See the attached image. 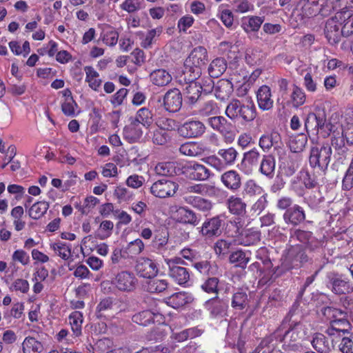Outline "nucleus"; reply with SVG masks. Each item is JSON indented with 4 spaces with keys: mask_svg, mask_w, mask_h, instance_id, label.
Masks as SVG:
<instances>
[{
    "mask_svg": "<svg viewBox=\"0 0 353 353\" xmlns=\"http://www.w3.org/2000/svg\"><path fill=\"white\" fill-rule=\"evenodd\" d=\"M308 335L306 323L302 321V314L293 305L280 325L273 333L263 338L251 353H281L276 350L278 343L288 352H301L302 341Z\"/></svg>",
    "mask_w": 353,
    "mask_h": 353,
    "instance_id": "1",
    "label": "nucleus"
},
{
    "mask_svg": "<svg viewBox=\"0 0 353 353\" xmlns=\"http://www.w3.org/2000/svg\"><path fill=\"white\" fill-rule=\"evenodd\" d=\"M225 114L234 122H251L256 117V108L254 101L250 99L239 100L232 99L228 103Z\"/></svg>",
    "mask_w": 353,
    "mask_h": 353,
    "instance_id": "2",
    "label": "nucleus"
},
{
    "mask_svg": "<svg viewBox=\"0 0 353 353\" xmlns=\"http://www.w3.org/2000/svg\"><path fill=\"white\" fill-rule=\"evenodd\" d=\"M305 128L309 130L316 131L325 138L331 133L335 132L337 126L327 121V115L324 108H316L314 112L309 113L305 119Z\"/></svg>",
    "mask_w": 353,
    "mask_h": 353,
    "instance_id": "3",
    "label": "nucleus"
},
{
    "mask_svg": "<svg viewBox=\"0 0 353 353\" xmlns=\"http://www.w3.org/2000/svg\"><path fill=\"white\" fill-rule=\"evenodd\" d=\"M305 249L301 244H288L281 259V265L285 272L292 269L299 268L307 263L312 262V257L306 254Z\"/></svg>",
    "mask_w": 353,
    "mask_h": 353,
    "instance_id": "4",
    "label": "nucleus"
},
{
    "mask_svg": "<svg viewBox=\"0 0 353 353\" xmlns=\"http://www.w3.org/2000/svg\"><path fill=\"white\" fill-rule=\"evenodd\" d=\"M239 155L233 148L219 149L217 155L213 154L202 159V161L218 172H222L228 167L233 165Z\"/></svg>",
    "mask_w": 353,
    "mask_h": 353,
    "instance_id": "5",
    "label": "nucleus"
},
{
    "mask_svg": "<svg viewBox=\"0 0 353 353\" xmlns=\"http://www.w3.org/2000/svg\"><path fill=\"white\" fill-rule=\"evenodd\" d=\"M332 154V150L328 143L312 147L309 157L310 165L313 168H319L321 171L319 175L324 176L330 162Z\"/></svg>",
    "mask_w": 353,
    "mask_h": 353,
    "instance_id": "6",
    "label": "nucleus"
},
{
    "mask_svg": "<svg viewBox=\"0 0 353 353\" xmlns=\"http://www.w3.org/2000/svg\"><path fill=\"white\" fill-rule=\"evenodd\" d=\"M350 15L351 12L349 10L337 12L334 17L326 21L325 34L330 43L336 44L339 42L342 36L341 28L342 20Z\"/></svg>",
    "mask_w": 353,
    "mask_h": 353,
    "instance_id": "7",
    "label": "nucleus"
},
{
    "mask_svg": "<svg viewBox=\"0 0 353 353\" xmlns=\"http://www.w3.org/2000/svg\"><path fill=\"white\" fill-rule=\"evenodd\" d=\"M324 314L330 316L333 320L331 322V325L329 327L325 333L329 336L337 335L338 336H341V333L345 334L347 329L345 327L341 328L338 325H343L345 327L349 325L348 321L345 319L346 313L340 309L335 307H327L324 310Z\"/></svg>",
    "mask_w": 353,
    "mask_h": 353,
    "instance_id": "8",
    "label": "nucleus"
},
{
    "mask_svg": "<svg viewBox=\"0 0 353 353\" xmlns=\"http://www.w3.org/2000/svg\"><path fill=\"white\" fill-rule=\"evenodd\" d=\"M326 285L337 295H345L353 292V283L343 274L329 272L326 274Z\"/></svg>",
    "mask_w": 353,
    "mask_h": 353,
    "instance_id": "9",
    "label": "nucleus"
},
{
    "mask_svg": "<svg viewBox=\"0 0 353 353\" xmlns=\"http://www.w3.org/2000/svg\"><path fill=\"white\" fill-rule=\"evenodd\" d=\"M114 289L121 292H132L135 290L138 279L135 274L128 270H121L111 280Z\"/></svg>",
    "mask_w": 353,
    "mask_h": 353,
    "instance_id": "10",
    "label": "nucleus"
},
{
    "mask_svg": "<svg viewBox=\"0 0 353 353\" xmlns=\"http://www.w3.org/2000/svg\"><path fill=\"white\" fill-rule=\"evenodd\" d=\"M208 61L206 48L203 46L194 48L184 61L185 68L194 69V74H201L202 68Z\"/></svg>",
    "mask_w": 353,
    "mask_h": 353,
    "instance_id": "11",
    "label": "nucleus"
},
{
    "mask_svg": "<svg viewBox=\"0 0 353 353\" xmlns=\"http://www.w3.org/2000/svg\"><path fill=\"white\" fill-rule=\"evenodd\" d=\"M296 241L303 244V247L311 252L319 248V242L312 232L300 229H290L288 244L295 245Z\"/></svg>",
    "mask_w": 353,
    "mask_h": 353,
    "instance_id": "12",
    "label": "nucleus"
},
{
    "mask_svg": "<svg viewBox=\"0 0 353 353\" xmlns=\"http://www.w3.org/2000/svg\"><path fill=\"white\" fill-rule=\"evenodd\" d=\"M205 124L197 119H191L178 127L179 134L187 139H195L202 137L205 132Z\"/></svg>",
    "mask_w": 353,
    "mask_h": 353,
    "instance_id": "13",
    "label": "nucleus"
},
{
    "mask_svg": "<svg viewBox=\"0 0 353 353\" xmlns=\"http://www.w3.org/2000/svg\"><path fill=\"white\" fill-rule=\"evenodd\" d=\"M203 306L211 319H219L228 316L229 305L227 299L216 296L206 301Z\"/></svg>",
    "mask_w": 353,
    "mask_h": 353,
    "instance_id": "14",
    "label": "nucleus"
},
{
    "mask_svg": "<svg viewBox=\"0 0 353 353\" xmlns=\"http://www.w3.org/2000/svg\"><path fill=\"white\" fill-rule=\"evenodd\" d=\"M327 0H301V12L303 16L311 17L317 14L325 17L328 14L331 6L327 3Z\"/></svg>",
    "mask_w": 353,
    "mask_h": 353,
    "instance_id": "15",
    "label": "nucleus"
},
{
    "mask_svg": "<svg viewBox=\"0 0 353 353\" xmlns=\"http://www.w3.org/2000/svg\"><path fill=\"white\" fill-rule=\"evenodd\" d=\"M176 183L162 179L155 181L150 187V192L156 197L163 199L172 196L178 190Z\"/></svg>",
    "mask_w": 353,
    "mask_h": 353,
    "instance_id": "16",
    "label": "nucleus"
},
{
    "mask_svg": "<svg viewBox=\"0 0 353 353\" xmlns=\"http://www.w3.org/2000/svg\"><path fill=\"white\" fill-rule=\"evenodd\" d=\"M134 270L139 276L146 279L155 277L159 272L157 263L148 257L137 258Z\"/></svg>",
    "mask_w": 353,
    "mask_h": 353,
    "instance_id": "17",
    "label": "nucleus"
},
{
    "mask_svg": "<svg viewBox=\"0 0 353 353\" xmlns=\"http://www.w3.org/2000/svg\"><path fill=\"white\" fill-rule=\"evenodd\" d=\"M261 158V154L256 148H254L243 153V159L237 167L240 171L245 174H251L256 168Z\"/></svg>",
    "mask_w": 353,
    "mask_h": 353,
    "instance_id": "18",
    "label": "nucleus"
},
{
    "mask_svg": "<svg viewBox=\"0 0 353 353\" xmlns=\"http://www.w3.org/2000/svg\"><path fill=\"white\" fill-rule=\"evenodd\" d=\"M184 173L194 181H205L211 176L210 170L196 161H190L184 166Z\"/></svg>",
    "mask_w": 353,
    "mask_h": 353,
    "instance_id": "19",
    "label": "nucleus"
},
{
    "mask_svg": "<svg viewBox=\"0 0 353 353\" xmlns=\"http://www.w3.org/2000/svg\"><path fill=\"white\" fill-rule=\"evenodd\" d=\"M222 225V219L216 216L211 219H206L199 228H197L200 234L206 238L210 239L218 236L221 234V227Z\"/></svg>",
    "mask_w": 353,
    "mask_h": 353,
    "instance_id": "20",
    "label": "nucleus"
},
{
    "mask_svg": "<svg viewBox=\"0 0 353 353\" xmlns=\"http://www.w3.org/2000/svg\"><path fill=\"white\" fill-rule=\"evenodd\" d=\"M162 104L168 112H178L182 105V95L179 90L173 88L167 91L163 97Z\"/></svg>",
    "mask_w": 353,
    "mask_h": 353,
    "instance_id": "21",
    "label": "nucleus"
},
{
    "mask_svg": "<svg viewBox=\"0 0 353 353\" xmlns=\"http://www.w3.org/2000/svg\"><path fill=\"white\" fill-rule=\"evenodd\" d=\"M306 214L303 207L294 204L290 209L285 211L283 214L284 222L293 227L298 226L305 221Z\"/></svg>",
    "mask_w": 353,
    "mask_h": 353,
    "instance_id": "22",
    "label": "nucleus"
},
{
    "mask_svg": "<svg viewBox=\"0 0 353 353\" xmlns=\"http://www.w3.org/2000/svg\"><path fill=\"white\" fill-rule=\"evenodd\" d=\"M226 341L230 347H236L239 353H243L245 341L241 336V329L236 325H229L226 334Z\"/></svg>",
    "mask_w": 353,
    "mask_h": 353,
    "instance_id": "23",
    "label": "nucleus"
},
{
    "mask_svg": "<svg viewBox=\"0 0 353 353\" xmlns=\"http://www.w3.org/2000/svg\"><path fill=\"white\" fill-rule=\"evenodd\" d=\"M335 336H325L321 333H316L312 338L311 344L313 348L319 353H330L334 347Z\"/></svg>",
    "mask_w": 353,
    "mask_h": 353,
    "instance_id": "24",
    "label": "nucleus"
},
{
    "mask_svg": "<svg viewBox=\"0 0 353 353\" xmlns=\"http://www.w3.org/2000/svg\"><path fill=\"white\" fill-rule=\"evenodd\" d=\"M176 214L177 221L181 223L196 226L201 220V214H196L188 207H179Z\"/></svg>",
    "mask_w": 353,
    "mask_h": 353,
    "instance_id": "25",
    "label": "nucleus"
},
{
    "mask_svg": "<svg viewBox=\"0 0 353 353\" xmlns=\"http://www.w3.org/2000/svg\"><path fill=\"white\" fill-rule=\"evenodd\" d=\"M221 181L227 189L232 192L237 191L241 186V177L234 170L223 173L221 176Z\"/></svg>",
    "mask_w": 353,
    "mask_h": 353,
    "instance_id": "26",
    "label": "nucleus"
},
{
    "mask_svg": "<svg viewBox=\"0 0 353 353\" xmlns=\"http://www.w3.org/2000/svg\"><path fill=\"white\" fill-rule=\"evenodd\" d=\"M256 99L259 107L262 110H269L272 108L274 101L272 98V92L269 86H261L256 92Z\"/></svg>",
    "mask_w": 353,
    "mask_h": 353,
    "instance_id": "27",
    "label": "nucleus"
},
{
    "mask_svg": "<svg viewBox=\"0 0 353 353\" xmlns=\"http://www.w3.org/2000/svg\"><path fill=\"white\" fill-rule=\"evenodd\" d=\"M261 73L262 70L257 68L248 76L247 72L243 67L236 68L232 75L231 79L236 82H241L242 80L251 86L255 83Z\"/></svg>",
    "mask_w": 353,
    "mask_h": 353,
    "instance_id": "28",
    "label": "nucleus"
},
{
    "mask_svg": "<svg viewBox=\"0 0 353 353\" xmlns=\"http://www.w3.org/2000/svg\"><path fill=\"white\" fill-rule=\"evenodd\" d=\"M275 168L274 157L272 154H263L259 163V172L268 179H272L274 176Z\"/></svg>",
    "mask_w": 353,
    "mask_h": 353,
    "instance_id": "29",
    "label": "nucleus"
},
{
    "mask_svg": "<svg viewBox=\"0 0 353 353\" xmlns=\"http://www.w3.org/2000/svg\"><path fill=\"white\" fill-rule=\"evenodd\" d=\"M216 98L221 101L228 100L234 91L233 83L228 79H220L214 88Z\"/></svg>",
    "mask_w": 353,
    "mask_h": 353,
    "instance_id": "30",
    "label": "nucleus"
},
{
    "mask_svg": "<svg viewBox=\"0 0 353 353\" xmlns=\"http://www.w3.org/2000/svg\"><path fill=\"white\" fill-rule=\"evenodd\" d=\"M193 300L194 298L191 294L185 292H179L174 293L167 297L165 302L168 305L176 309L192 303Z\"/></svg>",
    "mask_w": 353,
    "mask_h": 353,
    "instance_id": "31",
    "label": "nucleus"
},
{
    "mask_svg": "<svg viewBox=\"0 0 353 353\" xmlns=\"http://www.w3.org/2000/svg\"><path fill=\"white\" fill-rule=\"evenodd\" d=\"M123 138L129 143L137 142L143 135L141 125L132 119L131 122L123 128Z\"/></svg>",
    "mask_w": 353,
    "mask_h": 353,
    "instance_id": "32",
    "label": "nucleus"
},
{
    "mask_svg": "<svg viewBox=\"0 0 353 353\" xmlns=\"http://www.w3.org/2000/svg\"><path fill=\"white\" fill-rule=\"evenodd\" d=\"M280 143V134L276 132H272L265 133L259 138V145L263 152H268L272 147L274 148L279 147Z\"/></svg>",
    "mask_w": 353,
    "mask_h": 353,
    "instance_id": "33",
    "label": "nucleus"
},
{
    "mask_svg": "<svg viewBox=\"0 0 353 353\" xmlns=\"http://www.w3.org/2000/svg\"><path fill=\"white\" fill-rule=\"evenodd\" d=\"M261 240V232L256 230L248 229L242 231L237 236L238 244L250 246L256 244Z\"/></svg>",
    "mask_w": 353,
    "mask_h": 353,
    "instance_id": "34",
    "label": "nucleus"
},
{
    "mask_svg": "<svg viewBox=\"0 0 353 353\" xmlns=\"http://www.w3.org/2000/svg\"><path fill=\"white\" fill-rule=\"evenodd\" d=\"M169 275L180 285H186L190 281V274L189 270L179 265L170 264Z\"/></svg>",
    "mask_w": 353,
    "mask_h": 353,
    "instance_id": "35",
    "label": "nucleus"
},
{
    "mask_svg": "<svg viewBox=\"0 0 353 353\" xmlns=\"http://www.w3.org/2000/svg\"><path fill=\"white\" fill-rule=\"evenodd\" d=\"M207 123L214 130L219 132L222 135H226L231 128L230 123L223 116H212L208 119Z\"/></svg>",
    "mask_w": 353,
    "mask_h": 353,
    "instance_id": "36",
    "label": "nucleus"
},
{
    "mask_svg": "<svg viewBox=\"0 0 353 353\" xmlns=\"http://www.w3.org/2000/svg\"><path fill=\"white\" fill-rule=\"evenodd\" d=\"M151 82L159 87L168 85L172 80V75L165 69H157L150 74Z\"/></svg>",
    "mask_w": 353,
    "mask_h": 353,
    "instance_id": "37",
    "label": "nucleus"
},
{
    "mask_svg": "<svg viewBox=\"0 0 353 353\" xmlns=\"http://www.w3.org/2000/svg\"><path fill=\"white\" fill-rule=\"evenodd\" d=\"M284 272L285 271L283 270L281 265H276L275 267L272 266V268L266 269L265 271L262 270L259 274L258 285L260 286H264L270 284L273 281V276L276 278Z\"/></svg>",
    "mask_w": 353,
    "mask_h": 353,
    "instance_id": "38",
    "label": "nucleus"
},
{
    "mask_svg": "<svg viewBox=\"0 0 353 353\" xmlns=\"http://www.w3.org/2000/svg\"><path fill=\"white\" fill-rule=\"evenodd\" d=\"M125 251L123 248H115L110 256V261L112 268H126L129 267L127 263V260H130L129 257L126 256Z\"/></svg>",
    "mask_w": 353,
    "mask_h": 353,
    "instance_id": "39",
    "label": "nucleus"
},
{
    "mask_svg": "<svg viewBox=\"0 0 353 353\" xmlns=\"http://www.w3.org/2000/svg\"><path fill=\"white\" fill-rule=\"evenodd\" d=\"M306 100V94L304 90L298 85L293 84L290 98L286 105H292L294 108H299L303 105Z\"/></svg>",
    "mask_w": 353,
    "mask_h": 353,
    "instance_id": "40",
    "label": "nucleus"
},
{
    "mask_svg": "<svg viewBox=\"0 0 353 353\" xmlns=\"http://www.w3.org/2000/svg\"><path fill=\"white\" fill-rule=\"evenodd\" d=\"M264 21V17L246 16L241 19V28L246 32H257Z\"/></svg>",
    "mask_w": 353,
    "mask_h": 353,
    "instance_id": "41",
    "label": "nucleus"
},
{
    "mask_svg": "<svg viewBox=\"0 0 353 353\" xmlns=\"http://www.w3.org/2000/svg\"><path fill=\"white\" fill-rule=\"evenodd\" d=\"M184 200L188 204L203 212H208L212 208V203L210 201L200 196H185Z\"/></svg>",
    "mask_w": 353,
    "mask_h": 353,
    "instance_id": "42",
    "label": "nucleus"
},
{
    "mask_svg": "<svg viewBox=\"0 0 353 353\" xmlns=\"http://www.w3.org/2000/svg\"><path fill=\"white\" fill-rule=\"evenodd\" d=\"M132 119L141 125L149 128L154 123V114L151 110L143 107L137 112L134 118Z\"/></svg>",
    "mask_w": 353,
    "mask_h": 353,
    "instance_id": "43",
    "label": "nucleus"
},
{
    "mask_svg": "<svg viewBox=\"0 0 353 353\" xmlns=\"http://www.w3.org/2000/svg\"><path fill=\"white\" fill-rule=\"evenodd\" d=\"M227 69V62L224 58L219 57L214 59L208 67V74L210 77L218 78L221 76Z\"/></svg>",
    "mask_w": 353,
    "mask_h": 353,
    "instance_id": "44",
    "label": "nucleus"
},
{
    "mask_svg": "<svg viewBox=\"0 0 353 353\" xmlns=\"http://www.w3.org/2000/svg\"><path fill=\"white\" fill-rule=\"evenodd\" d=\"M123 249L130 259H136L145 249V244L141 239L129 242Z\"/></svg>",
    "mask_w": 353,
    "mask_h": 353,
    "instance_id": "45",
    "label": "nucleus"
},
{
    "mask_svg": "<svg viewBox=\"0 0 353 353\" xmlns=\"http://www.w3.org/2000/svg\"><path fill=\"white\" fill-rule=\"evenodd\" d=\"M229 211L234 214L243 215L245 213L246 204L241 198L231 196L227 201Z\"/></svg>",
    "mask_w": 353,
    "mask_h": 353,
    "instance_id": "46",
    "label": "nucleus"
},
{
    "mask_svg": "<svg viewBox=\"0 0 353 353\" xmlns=\"http://www.w3.org/2000/svg\"><path fill=\"white\" fill-rule=\"evenodd\" d=\"M192 265L199 273L207 276H215L217 274L218 267L212 265L207 260L202 261L201 259L195 261Z\"/></svg>",
    "mask_w": 353,
    "mask_h": 353,
    "instance_id": "47",
    "label": "nucleus"
},
{
    "mask_svg": "<svg viewBox=\"0 0 353 353\" xmlns=\"http://www.w3.org/2000/svg\"><path fill=\"white\" fill-rule=\"evenodd\" d=\"M149 279L144 285V288L150 293H160L168 288V282L165 279H159L154 277Z\"/></svg>",
    "mask_w": 353,
    "mask_h": 353,
    "instance_id": "48",
    "label": "nucleus"
},
{
    "mask_svg": "<svg viewBox=\"0 0 353 353\" xmlns=\"http://www.w3.org/2000/svg\"><path fill=\"white\" fill-rule=\"evenodd\" d=\"M179 152L189 157H199L203 154V150L199 143L190 141L182 144L179 148Z\"/></svg>",
    "mask_w": 353,
    "mask_h": 353,
    "instance_id": "49",
    "label": "nucleus"
},
{
    "mask_svg": "<svg viewBox=\"0 0 353 353\" xmlns=\"http://www.w3.org/2000/svg\"><path fill=\"white\" fill-rule=\"evenodd\" d=\"M220 113V108L216 102L210 100L204 102L198 110V114L202 117H210Z\"/></svg>",
    "mask_w": 353,
    "mask_h": 353,
    "instance_id": "50",
    "label": "nucleus"
},
{
    "mask_svg": "<svg viewBox=\"0 0 353 353\" xmlns=\"http://www.w3.org/2000/svg\"><path fill=\"white\" fill-rule=\"evenodd\" d=\"M84 71L86 74L85 81L88 82L89 87L94 90H97L102 82L99 73L92 66H85Z\"/></svg>",
    "mask_w": 353,
    "mask_h": 353,
    "instance_id": "51",
    "label": "nucleus"
},
{
    "mask_svg": "<svg viewBox=\"0 0 353 353\" xmlns=\"http://www.w3.org/2000/svg\"><path fill=\"white\" fill-rule=\"evenodd\" d=\"M43 349L42 343L34 337L27 336L22 343L23 353H40Z\"/></svg>",
    "mask_w": 353,
    "mask_h": 353,
    "instance_id": "52",
    "label": "nucleus"
},
{
    "mask_svg": "<svg viewBox=\"0 0 353 353\" xmlns=\"http://www.w3.org/2000/svg\"><path fill=\"white\" fill-rule=\"evenodd\" d=\"M278 97L277 103L283 107L286 105L290 98L289 94V81L286 79H280L278 80Z\"/></svg>",
    "mask_w": 353,
    "mask_h": 353,
    "instance_id": "53",
    "label": "nucleus"
},
{
    "mask_svg": "<svg viewBox=\"0 0 353 353\" xmlns=\"http://www.w3.org/2000/svg\"><path fill=\"white\" fill-rule=\"evenodd\" d=\"M201 92V88L198 82L185 85L184 88V95L190 103H194L196 102L199 99Z\"/></svg>",
    "mask_w": 353,
    "mask_h": 353,
    "instance_id": "54",
    "label": "nucleus"
},
{
    "mask_svg": "<svg viewBox=\"0 0 353 353\" xmlns=\"http://www.w3.org/2000/svg\"><path fill=\"white\" fill-rule=\"evenodd\" d=\"M307 143V135L301 133L290 137L289 147L292 152H300L303 150Z\"/></svg>",
    "mask_w": 353,
    "mask_h": 353,
    "instance_id": "55",
    "label": "nucleus"
},
{
    "mask_svg": "<svg viewBox=\"0 0 353 353\" xmlns=\"http://www.w3.org/2000/svg\"><path fill=\"white\" fill-rule=\"evenodd\" d=\"M176 168L175 162L168 161L159 163L155 166L154 170L158 175L171 176L176 174Z\"/></svg>",
    "mask_w": 353,
    "mask_h": 353,
    "instance_id": "56",
    "label": "nucleus"
},
{
    "mask_svg": "<svg viewBox=\"0 0 353 353\" xmlns=\"http://www.w3.org/2000/svg\"><path fill=\"white\" fill-rule=\"evenodd\" d=\"M248 298L246 292L238 290L232 297L231 306L236 310H242L248 306Z\"/></svg>",
    "mask_w": 353,
    "mask_h": 353,
    "instance_id": "57",
    "label": "nucleus"
},
{
    "mask_svg": "<svg viewBox=\"0 0 353 353\" xmlns=\"http://www.w3.org/2000/svg\"><path fill=\"white\" fill-rule=\"evenodd\" d=\"M102 41L109 46H114L119 38L117 31L112 26H105L101 33Z\"/></svg>",
    "mask_w": 353,
    "mask_h": 353,
    "instance_id": "58",
    "label": "nucleus"
},
{
    "mask_svg": "<svg viewBox=\"0 0 353 353\" xmlns=\"http://www.w3.org/2000/svg\"><path fill=\"white\" fill-rule=\"evenodd\" d=\"M49 208V204L46 201H38L34 203L28 210L30 218L34 220L41 218Z\"/></svg>",
    "mask_w": 353,
    "mask_h": 353,
    "instance_id": "59",
    "label": "nucleus"
},
{
    "mask_svg": "<svg viewBox=\"0 0 353 353\" xmlns=\"http://www.w3.org/2000/svg\"><path fill=\"white\" fill-rule=\"evenodd\" d=\"M83 321V314L81 312L74 311L69 316V323L75 336H79L81 334Z\"/></svg>",
    "mask_w": 353,
    "mask_h": 353,
    "instance_id": "60",
    "label": "nucleus"
},
{
    "mask_svg": "<svg viewBox=\"0 0 353 353\" xmlns=\"http://www.w3.org/2000/svg\"><path fill=\"white\" fill-rule=\"evenodd\" d=\"M50 248L63 260H68L71 256V245L65 242L59 241L50 244Z\"/></svg>",
    "mask_w": 353,
    "mask_h": 353,
    "instance_id": "61",
    "label": "nucleus"
},
{
    "mask_svg": "<svg viewBox=\"0 0 353 353\" xmlns=\"http://www.w3.org/2000/svg\"><path fill=\"white\" fill-rule=\"evenodd\" d=\"M99 200L93 196H90L84 199L83 203L81 202L74 203V207L79 211L82 214H88L99 203Z\"/></svg>",
    "mask_w": 353,
    "mask_h": 353,
    "instance_id": "62",
    "label": "nucleus"
},
{
    "mask_svg": "<svg viewBox=\"0 0 353 353\" xmlns=\"http://www.w3.org/2000/svg\"><path fill=\"white\" fill-rule=\"evenodd\" d=\"M229 261L231 263L235 264L236 266L244 269L250 261V257L246 256L245 252L242 250H237L230 255Z\"/></svg>",
    "mask_w": 353,
    "mask_h": 353,
    "instance_id": "63",
    "label": "nucleus"
},
{
    "mask_svg": "<svg viewBox=\"0 0 353 353\" xmlns=\"http://www.w3.org/2000/svg\"><path fill=\"white\" fill-rule=\"evenodd\" d=\"M132 321L139 325L146 326L154 322V314L150 310H144L133 315Z\"/></svg>",
    "mask_w": 353,
    "mask_h": 353,
    "instance_id": "64",
    "label": "nucleus"
}]
</instances>
